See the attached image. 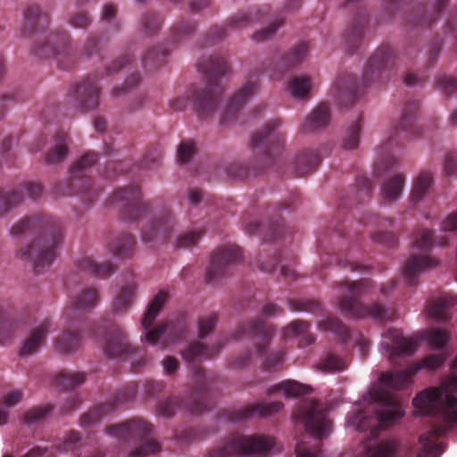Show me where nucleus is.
<instances>
[{
	"label": "nucleus",
	"mask_w": 457,
	"mask_h": 457,
	"mask_svg": "<svg viewBox=\"0 0 457 457\" xmlns=\"http://www.w3.org/2000/svg\"><path fill=\"white\" fill-rule=\"evenodd\" d=\"M258 90L257 80H248L242 88L237 92L229 100L225 111L221 114L220 124L227 126L233 121L237 115L239 110Z\"/></svg>",
	"instance_id": "obj_24"
},
{
	"label": "nucleus",
	"mask_w": 457,
	"mask_h": 457,
	"mask_svg": "<svg viewBox=\"0 0 457 457\" xmlns=\"http://www.w3.org/2000/svg\"><path fill=\"white\" fill-rule=\"evenodd\" d=\"M168 52L163 46H158L145 53L142 59L143 65L145 68H154L162 65L165 62V57Z\"/></svg>",
	"instance_id": "obj_54"
},
{
	"label": "nucleus",
	"mask_w": 457,
	"mask_h": 457,
	"mask_svg": "<svg viewBox=\"0 0 457 457\" xmlns=\"http://www.w3.org/2000/svg\"><path fill=\"white\" fill-rule=\"evenodd\" d=\"M62 321L63 329L54 340V348L60 353L70 354L81 347L82 337L80 331L76 328L79 323L72 320L67 324Z\"/></svg>",
	"instance_id": "obj_25"
},
{
	"label": "nucleus",
	"mask_w": 457,
	"mask_h": 457,
	"mask_svg": "<svg viewBox=\"0 0 457 457\" xmlns=\"http://www.w3.org/2000/svg\"><path fill=\"white\" fill-rule=\"evenodd\" d=\"M104 353L110 358L120 357L132 352L127 336L120 327H112L104 338Z\"/></svg>",
	"instance_id": "obj_28"
},
{
	"label": "nucleus",
	"mask_w": 457,
	"mask_h": 457,
	"mask_svg": "<svg viewBox=\"0 0 457 457\" xmlns=\"http://www.w3.org/2000/svg\"><path fill=\"white\" fill-rule=\"evenodd\" d=\"M395 64L393 49L388 46H380L369 59L362 75L363 86L383 82L390 75Z\"/></svg>",
	"instance_id": "obj_13"
},
{
	"label": "nucleus",
	"mask_w": 457,
	"mask_h": 457,
	"mask_svg": "<svg viewBox=\"0 0 457 457\" xmlns=\"http://www.w3.org/2000/svg\"><path fill=\"white\" fill-rule=\"evenodd\" d=\"M455 305H457V295H445L428 306V313L438 321H447L451 319L449 311Z\"/></svg>",
	"instance_id": "obj_37"
},
{
	"label": "nucleus",
	"mask_w": 457,
	"mask_h": 457,
	"mask_svg": "<svg viewBox=\"0 0 457 457\" xmlns=\"http://www.w3.org/2000/svg\"><path fill=\"white\" fill-rule=\"evenodd\" d=\"M361 129V119L359 118L346 130L343 139V148L352 150L359 145V136Z\"/></svg>",
	"instance_id": "obj_58"
},
{
	"label": "nucleus",
	"mask_w": 457,
	"mask_h": 457,
	"mask_svg": "<svg viewBox=\"0 0 457 457\" xmlns=\"http://www.w3.org/2000/svg\"><path fill=\"white\" fill-rule=\"evenodd\" d=\"M426 338L432 348L443 350L450 339V334L442 328H431L427 330Z\"/></svg>",
	"instance_id": "obj_55"
},
{
	"label": "nucleus",
	"mask_w": 457,
	"mask_h": 457,
	"mask_svg": "<svg viewBox=\"0 0 457 457\" xmlns=\"http://www.w3.org/2000/svg\"><path fill=\"white\" fill-rule=\"evenodd\" d=\"M367 457H403L400 453V445L396 441H386L370 447L366 451Z\"/></svg>",
	"instance_id": "obj_45"
},
{
	"label": "nucleus",
	"mask_w": 457,
	"mask_h": 457,
	"mask_svg": "<svg viewBox=\"0 0 457 457\" xmlns=\"http://www.w3.org/2000/svg\"><path fill=\"white\" fill-rule=\"evenodd\" d=\"M449 386L457 391V376H453L448 385L425 389L413 399L415 408L424 414L437 417L443 422V425L420 436L421 450L418 457H438L443 450L437 440L450 425L457 423V397L450 394Z\"/></svg>",
	"instance_id": "obj_1"
},
{
	"label": "nucleus",
	"mask_w": 457,
	"mask_h": 457,
	"mask_svg": "<svg viewBox=\"0 0 457 457\" xmlns=\"http://www.w3.org/2000/svg\"><path fill=\"white\" fill-rule=\"evenodd\" d=\"M168 330L166 323H160L156 328L147 330L141 335V341L145 342L150 345H155L158 342L163 339L164 335Z\"/></svg>",
	"instance_id": "obj_61"
},
{
	"label": "nucleus",
	"mask_w": 457,
	"mask_h": 457,
	"mask_svg": "<svg viewBox=\"0 0 457 457\" xmlns=\"http://www.w3.org/2000/svg\"><path fill=\"white\" fill-rule=\"evenodd\" d=\"M289 91L295 98L308 99L312 87L311 79L307 76H297L289 82Z\"/></svg>",
	"instance_id": "obj_50"
},
{
	"label": "nucleus",
	"mask_w": 457,
	"mask_h": 457,
	"mask_svg": "<svg viewBox=\"0 0 457 457\" xmlns=\"http://www.w3.org/2000/svg\"><path fill=\"white\" fill-rule=\"evenodd\" d=\"M99 302L98 290L91 287H85L64 308L61 320L67 324L72 320L80 322L86 314L96 307Z\"/></svg>",
	"instance_id": "obj_14"
},
{
	"label": "nucleus",
	"mask_w": 457,
	"mask_h": 457,
	"mask_svg": "<svg viewBox=\"0 0 457 457\" xmlns=\"http://www.w3.org/2000/svg\"><path fill=\"white\" fill-rule=\"evenodd\" d=\"M308 50V45L304 42L295 45L282 56L270 76L274 79H278L284 72L299 64L306 56Z\"/></svg>",
	"instance_id": "obj_31"
},
{
	"label": "nucleus",
	"mask_w": 457,
	"mask_h": 457,
	"mask_svg": "<svg viewBox=\"0 0 457 457\" xmlns=\"http://www.w3.org/2000/svg\"><path fill=\"white\" fill-rule=\"evenodd\" d=\"M11 233L13 236L38 234L31 245L19 250V256L31 262L37 274L52 265L63 239L60 220L46 214L22 219L12 227Z\"/></svg>",
	"instance_id": "obj_2"
},
{
	"label": "nucleus",
	"mask_w": 457,
	"mask_h": 457,
	"mask_svg": "<svg viewBox=\"0 0 457 457\" xmlns=\"http://www.w3.org/2000/svg\"><path fill=\"white\" fill-rule=\"evenodd\" d=\"M321 162L319 154L314 150L301 152L295 160L297 169L316 170Z\"/></svg>",
	"instance_id": "obj_52"
},
{
	"label": "nucleus",
	"mask_w": 457,
	"mask_h": 457,
	"mask_svg": "<svg viewBox=\"0 0 457 457\" xmlns=\"http://www.w3.org/2000/svg\"><path fill=\"white\" fill-rule=\"evenodd\" d=\"M446 354L441 352L436 354L428 355L420 363L410 365L406 370L396 372H383L380 375L381 382L393 389H403L407 386L412 376H414L421 368L436 370L439 368L445 361Z\"/></svg>",
	"instance_id": "obj_11"
},
{
	"label": "nucleus",
	"mask_w": 457,
	"mask_h": 457,
	"mask_svg": "<svg viewBox=\"0 0 457 457\" xmlns=\"http://www.w3.org/2000/svg\"><path fill=\"white\" fill-rule=\"evenodd\" d=\"M217 321L218 315L215 312L201 316L198 319V337L204 339L210 335L214 330Z\"/></svg>",
	"instance_id": "obj_59"
},
{
	"label": "nucleus",
	"mask_w": 457,
	"mask_h": 457,
	"mask_svg": "<svg viewBox=\"0 0 457 457\" xmlns=\"http://www.w3.org/2000/svg\"><path fill=\"white\" fill-rule=\"evenodd\" d=\"M436 88L445 95H452L457 91V79L453 76L441 75L436 81Z\"/></svg>",
	"instance_id": "obj_64"
},
{
	"label": "nucleus",
	"mask_w": 457,
	"mask_h": 457,
	"mask_svg": "<svg viewBox=\"0 0 457 457\" xmlns=\"http://www.w3.org/2000/svg\"><path fill=\"white\" fill-rule=\"evenodd\" d=\"M86 375L83 372H72L64 370L55 378V384L63 389H71L80 386L85 381Z\"/></svg>",
	"instance_id": "obj_51"
},
{
	"label": "nucleus",
	"mask_w": 457,
	"mask_h": 457,
	"mask_svg": "<svg viewBox=\"0 0 457 457\" xmlns=\"http://www.w3.org/2000/svg\"><path fill=\"white\" fill-rule=\"evenodd\" d=\"M196 154V145L192 139L182 140L178 147L176 153L177 162L179 163H187Z\"/></svg>",
	"instance_id": "obj_57"
},
{
	"label": "nucleus",
	"mask_w": 457,
	"mask_h": 457,
	"mask_svg": "<svg viewBox=\"0 0 457 457\" xmlns=\"http://www.w3.org/2000/svg\"><path fill=\"white\" fill-rule=\"evenodd\" d=\"M370 287L371 281L367 278L337 282L336 288L338 290L337 303L342 314L356 319L365 317L380 320L387 319V310L384 305L376 303L367 306L359 300Z\"/></svg>",
	"instance_id": "obj_6"
},
{
	"label": "nucleus",
	"mask_w": 457,
	"mask_h": 457,
	"mask_svg": "<svg viewBox=\"0 0 457 457\" xmlns=\"http://www.w3.org/2000/svg\"><path fill=\"white\" fill-rule=\"evenodd\" d=\"M193 370L201 394L195 393L192 395L191 399L187 403L178 396H170L159 401L155 410L157 416L170 419L175 415L178 410L182 408L195 414L201 413L208 410L205 391L207 389V384L212 378L206 374L204 369L200 365L194 364Z\"/></svg>",
	"instance_id": "obj_9"
},
{
	"label": "nucleus",
	"mask_w": 457,
	"mask_h": 457,
	"mask_svg": "<svg viewBox=\"0 0 457 457\" xmlns=\"http://www.w3.org/2000/svg\"><path fill=\"white\" fill-rule=\"evenodd\" d=\"M50 18L47 12L37 5L29 6L24 13V34H31L37 30L44 29L48 26Z\"/></svg>",
	"instance_id": "obj_36"
},
{
	"label": "nucleus",
	"mask_w": 457,
	"mask_h": 457,
	"mask_svg": "<svg viewBox=\"0 0 457 457\" xmlns=\"http://www.w3.org/2000/svg\"><path fill=\"white\" fill-rule=\"evenodd\" d=\"M386 337L392 341L393 345L384 342L381 345L386 350L391 359L401 355H412L417 350V342L413 339L403 337L398 329L389 328L386 332Z\"/></svg>",
	"instance_id": "obj_27"
},
{
	"label": "nucleus",
	"mask_w": 457,
	"mask_h": 457,
	"mask_svg": "<svg viewBox=\"0 0 457 457\" xmlns=\"http://www.w3.org/2000/svg\"><path fill=\"white\" fill-rule=\"evenodd\" d=\"M52 408L49 405L33 407L23 415V422L33 425L44 420L50 413Z\"/></svg>",
	"instance_id": "obj_60"
},
{
	"label": "nucleus",
	"mask_w": 457,
	"mask_h": 457,
	"mask_svg": "<svg viewBox=\"0 0 457 457\" xmlns=\"http://www.w3.org/2000/svg\"><path fill=\"white\" fill-rule=\"evenodd\" d=\"M176 224L174 214L165 209L144 225L141 229V238L145 243L164 242L171 235Z\"/></svg>",
	"instance_id": "obj_15"
},
{
	"label": "nucleus",
	"mask_w": 457,
	"mask_h": 457,
	"mask_svg": "<svg viewBox=\"0 0 457 457\" xmlns=\"http://www.w3.org/2000/svg\"><path fill=\"white\" fill-rule=\"evenodd\" d=\"M136 240L130 234H121L110 245V250L118 257L127 258L131 255Z\"/></svg>",
	"instance_id": "obj_43"
},
{
	"label": "nucleus",
	"mask_w": 457,
	"mask_h": 457,
	"mask_svg": "<svg viewBox=\"0 0 457 457\" xmlns=\"http://www.w3.org/2000/svg\"><path fill=\"white\" fill-rule=\"evenodd\" d=\"M339 104L343 106L353 104L358 96L357 79L350 74L341 76L334 85Z\"/></svg>",
	"instance_id": "obj_32"
},
{
	"label": "nucleus",
	"mask_w": 457,
	"mask_h": 457,
	"mask_svg": "<svg viewBox=\"0 0 457 457\" xmlns=\"http://www.w3.org/2000/svg\"><path fill=\"white\" fill-rule=\"evenodd\" d=\"M346 362L344 359L328 353L320 358L316 367L324 373L342 371L346 369Z\"/></svg>",
	"instance_id": "obj_49"
},
{
	"label": "nucleus",
	"mask_w": 457,
	"mask_h": 457,
	"mask_svg": "<svg viewBox=\"0 0 457 457\" xmlns=\"http://www.w3.org/2000/svg\"><path fill=\"white\" fill-rule=\"evenodd\" d=\"M366 24L367 22L364 18L356 20L350 30L347 32L345 37V45L351 53L354 52L361 45Z\"/></svg>",
	"instance_id": "obj_47"
},
{
	"label": "nucleus",
	"mask_w": 457,
	"mask_h": 457,
	"mask_svg": "<svg viewBox=\"0 0 457 457\" xmlns=\"http://www.w3.org/2000/svg\"><path fill=\"white\" fill-rule=\"evenodd\" d=\"M295 417L314 437L321 439L330 432L331 422L327 418V410L321 403L312 401L303 405Z\"/></svg>",
	"instance_id": "obj_12"
},
{
	"label": "nucleus",
	"mask_w": 457,
	"mask_h": 457,
	"mask_svg": "<svg viewBox=\"0 0 457 457\" xmlns=\"http://www.w3.org/2000/svg\"><path fill=\"white\" fill-rule=\"evenodd\" d=\"M289 307L294 312H316L320 306L319 302L309 299H292L289 301Z\"/></svg>",
	"instance_id": "obj_62"
},
{
	"label": "nucleus",
	"mask_w": 457,
	"mask_h": 457,
	"mask_svg": "<svg viewBox=\"0 0 457 457\" xmlns=\"http://www.w3.org/2000/svg\"><path fill=\"white\" fill-rule=\"evenodd\" d=\"M242 253L238 246L227 245L219 247L212 256L211 264L206 277L213 281L228 273L229 266L237 263L242 259Z\"/></svg>",
	"instance_id": "obj_19"
},
{
	"label": "nucleus",
	"mask_w": 457,
	"mask_h": 457,
	"mask_svg": "<svg viewBox=\"0 0 457 457\" xmlns=\"http://www.w3.org/2000/svg\"><path fill=\"white\" fill-rule=\"evenodd\" d=\"M279 392H283L287 397H296L310 394L312 388L295 380H285L269 387L267 395H272Z\"/></svg>",
	"instance_id": "obj_41"
},
{
	"label": "nucleus",
	"mask_w": 457,
	"mask_h": 457,
	"mask_svg": "<svg viewBox=\"0 0 457 457\" xmlns=\"http://www.w3.org/2000/svg\"><path fill=\"white\" fill-rule=\"evenodd\" d=\"M137 391L136 384H129L122 388L115 396L114 401L108 402L101 406L96 407L85 413L80 419L82 427H91L100 422L104 415L113 411L118 403H124L131 401Z\"/></svg>",
	"instance_id": "obj_21"
},
{
	"label": "nucleus",
	"mask_w": 457,
	"mask_h": 457,
	"mask_svg": "<svg viewBox=\"0 0 457 457\" xmlns=\"http://www.w3.org/2000/svg\"><path fill=\"white\" fill-rule=\"evenodd\" d=\"M404 181V177L400 173L386 179L380 188L382 199L387 203L397 201L402 195Z\"/></svg>",
	"instance_id": "obj_40"
},
{
	"label": "nucleus",
	"mask_w": 457,
	"mask_h": 457,
	"mask_svg": "<svg viewBox=\"0 0 457 457\" xmlns=\"http://www.w3.org/2000/svg\"><path fill=\"white\" fill-rule=\"evenodd\" d=\"M281 125L282 121L279 119L270 120L252 136L253 150L255 154L261 155V168H267L275 163L284 150L286 135L279 130Z\"/></svg>",
	"instance_id": "obj_8"
},
{
	"label": "nucleus",
	"mask_w": 457,
	"mask_h": 457,
	"mask_svg": "<svg viewBox=\"0 0 457 457\" xmlns=\"http://www.w3.org/2000/svg\"><path fill=\"white\" fill-rule=\"evenodd\" d=\"M162 24V17L155 12H147L142 19V26L146 34L155 33L161 29Z\"/></svg>",
	"instance_id": "obj_63"
},
{
	"label": "nucleus",
	"mask_w": 457,
	"mask_h": 457,
	"mask_svg": "<svg viewBox=\"0 0 457 457\" xmlns=\"http://www.w3.org/2000/svg\"><path fill=\"white\" fill-rule=\"evenodd\" d=\"M437 265L436 260L423 255H413L409 258L403 267V276L406 282L411 286L418 276L428 269Z\"/></svg>",
	"instance_id": "obj_34"
},
{
	"label": "nucleus",
	"mask_w": 457,
	"mask_h": 457,
	"mask_svg": "<svg viewBox=\"0 0 457 457\" xmlns=\"http://www.w3.org/2000/svg\"><path fill=\"white\" fill-rule=\"evenodd\" d=\"M52 326V320L50 318H46L36 328H34L30 331L29 337L25 339L23 345L20 350V355L25 357L37 353L45 345L46 336Z\"/></svg>",
	"instance_id": "obj_29"
},
{
	"label": "nucleus",
	"mask_w": 457,
	"mask_h": 457,
	"mask_svg": "<svg viewBox=\"0 0 457 457\" xmlns=\"http://www.w3.org/2000/svg\"><path fill=\"white\" fill-rule=\"evenodd\" d=\"M53 194L55 197L83 194L82 200L89 204L93 202L97 191L92 187L89 178L85 173H70L65 179L54 187Z\"/></svg>",
	"instance_id": "obj_16"
},
{
	"label": "nucleus",
	"mask_w": 457,
	"mask_h": 457,
	"mask_svg": "<svg viewBox=\"0 0 457 457\" xmlns=\"http://www.w3.org/2000/svg\"><path fill=\"white\" fill-rule=\"evenodd\" d=\"M197 67L204 74L206 83L195 87L189 96H178L170 100V106L174 111H183L190 98L198 117L207 120L218 108L223 90L220 80L228 72L229 65L226 59L219 54L202 58Z\"/></svg>",
	"instance_id": "obj_3"
},
{
	"label": "nucleus",
	"mask_w": 457,
	"mask_h": 457,
	"mask_svg": "<svg viewBox=\"0 0 457 457\" xmlns=\"http://www.w3.org/2000/svg\"><path fill=\"white\" fill-rule=\"evenodd\" d=\"M71 138L64 131H59L54 138V145L45 154V162L55 165L64 162L69 154Z\"/></svg>",
	"instance_id": "obj_33"
},
{
	"label": "nucleus",
	"mask_w": 457,
	"mask_h": 457,
	"mask_svg": "<svg viewBox=\"0 0 457 457\" xmlns=\"http://www.w3.org/2000/svg\"><path fill=\"white\" fill-rule=\"evenodd\" d=\"M136 290L137 286L134 282H129L123 286L113 302L114 310L116 312L127 310L132 303Z\"/></svg>",
	"instance_id": "obj_48"
},
{
	"label": "nucleus",
	"mask_w": 457,
	"mask_h": 457,
	"mask_svg": "<svg viewBox=\"0 0 457 457\" xmlns=\"http://www.w3.org/2000/svg\"><path fill=\"white\" fill-rule=\"evenodd\" d=\"M370 399L380 404L372 413L358 411L348 418V424L356 430H370V436L377 437L391 422L399 420L403 412L397 398L391 393L379 389L370 393Z\"/></svg>",
	"instance_id": "obj_5"
},
{
	"label": "nucleus",
	"mask_w": 457,
	"mask_h": 457,
	"mask_svg": "<svg viewBox=\"0 0 457 457\" xmlns=\"http://www.w3.org/2000/svg\"><path fill=\"white\" fill-rule=\"evenodd\" d=\"M419 103L407 101L403 108L402 115L395 133L378 150L373 171H389L399 168L400 159L395 155L394 148L401 141L417 137L420 133L418 125Z\"/></svg>",
	"instance_id": "obj_4"
},
{
	"label": "nucleus",
	"mask_w": 457,
	"mask_h": 457,
	"mask_svg": "<svg viewBox=\"0 0 457 457\" xmlns=\"http://www.w3.org/2000/svg\"><path fill=\"white\" fill-rule=\"evenodd\" d=\"M330 120V110L326 104H319L305 119L302 125L303 132L313 131L326 127Z\"/></svg>",
	"instance_id": "obj_39"
},
{
	"label": "nucleus",
	"mask_w": 457,
	"mask_h": 457,
	"mask_svg": "<svg viewBox=\"0 0 457 457\" xmlns=\"http://www.w3.org/2000/svg\"><path fill=\"white\" fill-rule=\"evenodd\" d=\"M80 271L87 272L97 278H106L114 272L115 267L110 262H96L92 257L85 256L77 262Z\"/></svg>",
	"instance_id": "obj_38"
},
{
	"label": "nucleus",
	"mask_w": 457,
	"mask_h": 457,
	"mask_svg": "<svg viewBox=\"0 0 457 457\" xmlns=\"http://www.w3.org/2000/svg\"><path fill=\"white\" fill-rule=\"evenodd\" d=\"M268 12V7L258 9L254 11V17L253 15V11H250L249 12H240L237 15L231 17L224 26L213 28L212 29V35L217 39L224 38L228 34L229 30L245 28L250 23L260 20L261 16Z\"/></svg>",
	"instance_id": "obj_30"
},
{
	"label": "nucleus",
	"mask_w": 457,
	"mask_h": 457,
	"mask_svg": "<svg viewBox=\"0 0 457 457\" xmlns=\"http://www.w3.org/2000/svg\"><path fill=\"white\" fill-rule=\"evenodd\" d=\"M224 345L222 340L217 341L210 346L195 341L188 344L180 353L186 362L194 364L218 356Z\"/></svg>",
	"instance_id": "obj_26"
},
{
	"label": "nucleus",
	"mask_w": 457,
	"mask_h": 457,
	"mask_svg": "<svg viewBox=\"0 0 457 457\" xmlns=\"http://www.w3.org/2000/svg\"><path fill=\"white\" fill-rule=\"evenodd\" d=\"M272 333L271 327L265 324L261 318H255L246 325H240L235 331V337L250 336L259 339L254 345L257 353H262L270 344Z\"/></svg>",
	"instance_id": "obj_23"
},
{
	"label": "nucleus",
	"mask_w": 457,
	"mask_h": 457,
	"mask_svg": "<svg viewBox=\"0 0 457 457\" xmlns=\"http://www.w3.org/2000/svg\"><path fill=\"white\" fill-rule=\"evenodd\" d=\"M445 245L447 239L445 237H435L434 232L423 228L417 232L415 237V246L421 251H428L434 245Z\"/></svg>",
	"instance_id": "obj_44"
},
{
	"label": "nucleus",
	"mask_w": 457,
	"mask_h": 457,
	"mask_svg": "<svg viewBox=\"0 0 457 457\" xmlns=\"http://www.w3.org/2000/svg\"><path fill=\"white\" fill-rule=\"evenodd\" d=\"M284 407L281 402L249 404L240 409L225 410L220 419L228 421H243L254 416L266 418L279 412Z\"/></svg>",
	"instance_id": "obj_20"
},
{
	"label": "nucleus",
	"mask_w": 457,
	"mask_h": 457,
	"mask_svg": "<svg viewBox=\"0 0 457 457\" xmlns=\"http://www.w3.org/2000/svg\"><path fill=\"white\" fill-rule=\"evenodd\" d=\"M152 424L141 418H133L121 423L111 425L106 434L120 441L132 443L135 449L131 457H147L161 451V445L150 438Z\"/></svg>",
	"instance_id": "obj_7"
},
{
	"label": "nucleus",
	"mask_w": 457,
	"mask_h": 457,
	"mask_svg": "<svg viewBox=\"0 0 457 457\" xmlns=\"http://www.w3.org/2000/svg\"><path fill=\"white\" fill-rule=\"evenodd\" d=\"M71 36L66 30L52 32L45 42L35 46V54L42 58L58 57L59 65L62 69H69L63 63L62 59L66 57L71 44Z\"/></svg>",
	"instance_id": "obj_18"
},
{
	"label": "nucleus",
	"mask_w": 457,
	"mask_h": 457,
	"mask_svg": "<svg viewBox=\"0 0 457 457\" xmlns=\"http://www.w3.org/2000/svg\"><path fill=\"white\" fill-rule=\"evenodd\" d=\"M320 329L331 331L337 336L346 338L349 336V330L345 325L336 317H328L319 323Z\"/></svg>",
	"instance_id": "obj_56"
},
{
	"label": "nucleus",
	"mask_w": 457,
	"mask_h": 457,
	"mask_svg": "<svg viewBox=\"0 0 457 457\" xmlns=\"http://www.w3.org/2000/svg\"><path fill=\"white\" fill-rule=\"evenodd\" d=\"M42 190L41 184L35 182H27L11 190L0 188V216L6 214L22 203L24 191L29 197L36 199L41 195Z\"/></svg>",
	"instance_id": "obj_22"
},
{
	"label": "nucleus",
	"mask_w": 457,
	"mask_h": 457,
	"mask_svg": "<svg viewBox=\"0 0 457 457\" xmlns=\"http://www.w3.org/2000/svg\"><path fill=\"white\" fill-rule=\"evenodd\" d=\"M433 184L432 173H420L416 179L411 191L413 202H419Z\"/></svg>",
	"instance_id": "obj_53"
},
{
	"label": "nucleus",
	"mask_w": 457,
	"mask_h": 457,
	"mask_svg": "<svg viewBox=\"0 0 457 457\" xmlns=\"http://www.w3.org/2000/svg\"><path fill=\"white\" fill-rule=\"evenodd\" d=\"M110 204L115 205L123 219L137 220L151 209V203L142 198L140 186L133 183L117 189L110 198Z\"/></svg>",
	"instance_id": "obj_10"
},
{
	"label": "nucleus",
	"mask_w": 457,
	"mask_h": 457,
	"mask_svg": "<svg viewBox=\"0 0 457 457\" xmlns=\"http://www.w3.org/2000/svg\"><path fill=\"white\" fill-rule=\"evenodd\" d=\"M168 298L169 295L167 292L160 291L150 302L141 320L142 327L145 330L151 328Z\"/></svg>",
	"instance_id": "obj_42"
},
{
	"label": "nucleus",
	"mask_w": 457,
	"mask_h": 457,
	"mask_svg": "<svg viewBox=\"0 0 457 457\" xmlns=\"http://www.w3.org/2000/svg\"><path fill=\"white\" fill-rule=\"evenodd\" d=\"M100 88L96 77H88L77 84L69 96V102L80 111H91L99 104Z\"/></svg>",
	"instance_id": "obj_17"
},
{
	"label": "nucleus",
	"mask_w": 457,
	"mask_h": 457,
	"mask_svg": "<svg viewBox=\"0 0 457 457\" xmlns=\"http://www.w3.org/2000/svg\"><path fill=\"white\" fill-rule=\"evenodd\" d=\"M309 324L303 320H296L292 321L284 328L285 337H293L296 336L303 337V345H311L314 342L312 335L309 334Z\"/></svg>",
	"instance_id": "obj_46"
},
{
	"label": "nucleus",
	"mask_w": 457,
	"mask_h": 457,
	"mask_svg": "<svg viewBox=\"0 0 457 457\" xmlns=\"http://www.w3.org/2000/svg\"><path fill=\"white\" fill-rule=\"evenodd\" d=\"M449 0H436L430 13H427V10L424 6H418L409 15L407 23L412 27H427L430 26L433 21H436V17L445 9Z\"/></svg>",
	"instance_id": "obj_35"
}]
</instances>
